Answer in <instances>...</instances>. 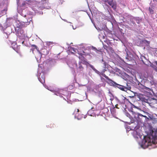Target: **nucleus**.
I'll return each instance as SVG.
<instances>
[{"instance_id": "f257e3e1", "label": "nucleus", "mask_w": 157, "mask_h": 157, "mask_svg": "<svg viewBox=\"0 0 157 157\" xmlns=\"http://www.w3.org/2000/svg\"><path fill=\"white\" fill-rule=\"evenodd\" d=\"M152 140H151L150 137H144V139L143 140L142 143L145 146H148L150 145V143L152 141V143L154 144H157V128L154 129L152 130L151 134Z\"/></svg>"}, {"instance_id": "f03ea898", "label": "nucleus", "mask_w": 157, "mask_h": 157, "mask_svg": "<svg viewBox=\"0 0 157 157\" xmlns=\"http://www.w3.org/2000/svg\"><path fill=\"white\" fill-rule=\"evenodd\" d=\"M101 79L102 80L105 81L110 86L117 87L122 91H126L127 90H130L131 89V86H130L128 85V84L127 83H126V86H123L117 84L112 79L109 82H107V81H105V79L101 77Z\"/></svg>"}, {"instance_id": "7ed1b4c3", "label": "nucleus", "mask_w": 157, "mask_h": 157, "mask_svg": "<svg viewBox=\"0 0 157 157\" xmlns=\"http://www.w3.org/2000/svg\"><path fill=\"white\" fill-rule=\"evenodd\" d=\"M106 71V70L105 69H103L102 71L100 73L99 75H101L104 77L105 78H106L107 80H108V82H109L111 80V79L109 78L108 76H107L105 74V71Z\"/></svg>"}, {"instance_id": "20e7f679", "label": "nucleus", "mask_w": 157, "mask_h": 157, "mask_svg": "<svg viewBox=\"0 0 157 157\" xmlns=\"http://www.w3.org/2000/svg\"><path fill=\"white\" fill-rule=\"evenodd\" d=\"M108 3L114 9L116 10V4L115 2H113L112 1H109Z\"/></svg>"}, {"instance_id": "39448f33", "label": "nucleus", "mask_w": 157, "mask_h": 157, "mask_svg": "<svg viewBox=\"0 0 157 157\" xmlns=\"http://www.w3.org/2000/svg\"><path fill=\"white\" fill-rule=\"evenodd\" d=\"M31 47L33 48L31 49V50L32 51L33 53V51H34V50L35 49H36L37 51L40 54H41L38 48L37 47V46L36 45H34V44H32V45H31Z\"/></svg>"}, {"instance_id": "423d86ee", "label": "nucleus", "mask_w": 157, "mask_h": 157, "mask_svg": "<svg viewBox=\"0 0 157 157\" xmlns=\"http://www.w3.org/2000/svg\"><path fill=\"white\" fill-rule=\"evenodd\" d=\"M132 116H133L134 118L136 119H137L138 118V113L136 112L133 111H132Z\"/></svg>"}, {"instance_id": "0eeeda50", "label": "nucleus", "mask_w": 157, "mask_h": 157, "mask_svg": "<svg viewBox=\"0 0 157 157\" xmlns=\"http://www.w3.org/2000/svg\"><path fill=\"white\" fill-rule=\"evenodd\" d=\"M95 110V109L93 108H91V109L89 110L88 112V113L89 115H90L91 116H92V114H93L92 112L93 111H94Z\"/></svg>"}, {"instance_id": "6e6552de", "label": "nucleus", "mask_w": 157, "mask_h": 157, "mask_svg": "<svg viewBox=\"0 0 157 157\" xmlns=\"http://www.w3.org/2000/svg\"><path fill=\"white\" fill-rule=\"evenodd\" d=\"M126 115L127 117H129L130 119L131 120V121L132 123L134 122V120L133 119V117L131 116V115L128 113H126Z\"/></svg>"}, {"instance_id": "1a4fd4ad", "label": "nucleus", "mask_w": 157, "mask_h": 157, "mask_svg": "<svg viewBox=\"0 0 157 157\" xmlns=\"http://www.w3.org/2000/svg\"><path fill=\"white\" fill-rule=\"evenodd\" d=\"M54 124L53 123H51L49 125H48L47 126L48 128H52L54 127Z\"/></svg>"}, {"instance_id": "9d476101", "label": "nucleus", "mask_w": 157, "mask_h": 157, "mask_svg": "<svg viewBox=\"0 0 157 157\" xmlns=\"http://www.w3.org/2000/svg\"><path fill=\"white\" fill-rule=\"evenodd\" d=\"M153 8H151L150 7H149V10L150 12V13L151 14H153L154 13V10H153Z\"/></svg>"}, {"instance_id": "9b49d317", "label": "nucleus", "mask_w": 157, "mask_h": 157, "mask_svg": "<svg viewBox=\"0 0 157 157\" xmlns=\"http://www.w3.org/2000/svg\"><path fill=\"white\" fill-rule=\"evenodd\" d=\"M42 79H41L40 78L39 80L43 84L44 83H45V79L44 78H43L42 77Z\"/></svg>"}, {"instance_id": "f8f14e48", "label": "nucleus", "mask_w": 157, "mask_h": 157, "mask_svg": "<svg viewBox=\"0 0 157 157\" xmlns=\"http://www.w3.org/2000/svg\"><path fill=\"white\" fill-rule=\"evenodd\" d=\"M79 67L78 68L80 69V71H82L83 69V67L82 66L81 63H79Z\"/></svg>"}, {"instance_id": "ddd939ff", "label": "nucleus", "mask_w": 157, "mask_h": 157, "mask_svg": "<svg viewBox=\"0 0 157 157\" xmlns=\"http://www.w3.org/2000/svg\"><path fill=\"white\" fill-rule=\"evenodd\" d=\"M103 64L104 66V68H106V65H107V63L105 62H104L103 63Z\"/></svg>"}, {"instance_id": "4468645a", "label": "nucleus", "mask_w": 157, "mask_h": 157, "mask_svg": "<svg viewBox=\"0 0 157 157\" xmlns=\"http://www.w3.org/2000/svg\"><path fill=\"white\" fill-rule=\"evenodd\" d=\"M79 58L81 59H83L84 58L82 55H81L80 56H79Z\"/></svg>"}, {"instance_id": "2eb2a0df", "label": "nucleus", "mask_w": 157, "mask_h": 157, "mask_svg": "<svg viewBox=\"0 0 157 157\" xmlns=\"http://www.w3.org/2000/svg\"><path fill=\"white\" fill-rule=\"evenodd\" d=\"M143 115L140 113H138V118L139 117H143Z\"/></svg>"}, {"instance_id": "dca6fc26", "label": "nucleus", "mask_w": 157, "mask_h": 157, "mask_svg": "<svg viewBox=\"0 0 157 157\" xmlns=\"http://www.w3.org/2000/svg\"><path fill=\"white\" fill-rule=\"evenodd\" d=\"M26 3H27V2H23V3H22V6H24V5H25Z\"/></svg>"}, {"instance_id": "f3484780", "label": "nucleus", "mask_w": 157, "mask_h": 157, "mask_svg": "<svg viewBox=\"0 0 157 157\" xmlns=\"http://www.w3.org/2000/svg\"><path fill=\"white\" fill-rule=\"evenodd\" d=\"M49 44H53L52 42H49Z\"/></svg>"}, {"instance_id": "a211bd4d", "label": "nucleus", "mask_w": 157, "mask_h": 157, "mask_svg": "<svg viewBox=\"0 0 157 157\" xmlns=\"http://www.w3.org/2000/svg\"><path fill=\"white\" fill-rule=\"evenodd\" d=\"M132 23L134 25V24H135V25H136V24H135V22H134L133 21H132Z\"/></svg>"}, {"instance_id": "6ab92c4d", "label": "nucleus", "mask_w": 157, "mask_h": 157, "mask_svg": "<svg viewBox=\"0 0 157 157\" xmlns=\"http://www.w3.org/2000/svg\"><path fill=\"white\" fill-rule=\"evenodd\" d=\"M77 112H78V113L79 112V109H77Z\"/></svg>"}, {"instance_id": "aec40b11", "label": "nucleus", "mask_w": 157, "mask_h": 157, "mask_svg": "<svg viewBox=\"0 0 157 157\" xmlns=\"http://www.w3.org/2000/svg\"><path fill=\"white\" fill-rule=\"evenodd\" d=\"M143 117H147L145 115H143Z\"/></svg>"}, {"instance_id": "412c9836", "label": "nucleus", "mask_w": 157, "mask_h": 157, "mask_svg": "<svg viewBox=\"0 0 157 157\" xmlns=\"http://www.w3.org/2000/svg\"><path fill=\"white\" fill-rule=\"evenodd\" d=\"M144 101L145 102H147V100H146V101H145V100H144Z\"/></svg>"}, {"instance_id": "4be33fe9", "label": "nucleus", "mask_w": 157, "mask_h": 157, "mask_svg": "<svg viewBox=\"0 0 157 157\" xmlns=\"http://www.w3.org/2000/svg\"><path fill=\"white\" fill-rule=\"evenodd\" d=\"M91 67V68H92L93 69H94V68H94V67L93 66H92Z\"/></svg>"}, {"instance_id": "5701e85b", "label": "nucleus", "mask_w": 157, "mask_h": 157, "mask_svg": "<svg viewBox=\"0 0 157 157\" xmlns=\"http://www.w3.org/2000/svg\"><path fill=\"white\" fill-rule=\"evenodd\" d=\"M24 41H23L22 42V44H24Z\"/></svg>"}, {"instance_id": "b1692460", "label": "nucleus", "mask_w": 157, "mask_h": 157, "mask_svg": "<svg viewBox=\"0 0 157 157\" xmlns=\"http://www.w3.org/2000/svg\"><path fill=\"white\" fill-rule=\"evenodd\" d=\"M77 114H78V115H77V116H78V114H77H77H76V115H77Z\"/></svg>"}, {"instance_id": "393cba45", "label": "nucleus", "mask_w": 157, "mask_h": 157, "mask_svg": "<svg viewBox=\"0 0 157 157\" xmlns=\"http://www.w3.org/2000/svg\"><path fill=\"white\" fill-rule=\"evenodd\" d=\"M145 78H147V77H145Z\"/></svg>"}, {"instance_id": "a878e982", "label": "nucleus", "mask_w": 157, "mask_h": 157, "mask_svg": "<svg viewBox=\"0 0 157 157\" xmlns=\"http://www.w3.org/2000/svg\"><path fill=\"white\" fill-rule=\"evenodd\" d=\"M138 0V1L139 0Z\"/></svg>"}]
</instances>
